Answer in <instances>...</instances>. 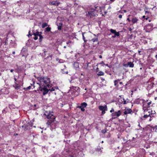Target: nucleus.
Instances as JSON below:
<instances>
[{
    "label": "nucleus",
    "instance_id": "f257e3e1",
    "mask_svg": "<svg viewBox=\"0 0 157 157\" xmlns=\"http://www.w3.org/2000/svg\"><path fill=\"white\" fill-rule=\"evenodd\" d=\"M47 118L48 119L46 124L49 126L52 129H54L56 127L57 124V122L55 121V117L52 114H48L47 116Z\"/></svg>",
    "mask_w": 157,
    "mask_h": 157
},
{
    "label": "nucleus",
    "instance_id": "f03ea898",
    "mask_svg": "<svg viewBox=\"0 0 157 157\" xmlns=\"http://www.w3.org/2000/svg\"><path fill=\"white\" fill-rule=\"evenodd\" d=\"M38 80L40 82L37 83L40 85L42 84H47V86L48 88H50L51 86L49 84L50 82L49 78L47 77H41L38 78Z\"/></svg>",
    "mask_w": 157,
    "mask_h": 157
},
{
    "label": "nucleus",
    "instance_id": "7ed1b4c3",
    "mask_svg": "<svg viewBox=\"0 0 157 157\" xmlns=\"http://www.w3.org/2000/svg\"><path fill=\"white\" fill-rule=\"evenodd\" d=\"M95 9H91L88 12L86 13V15L87 16L90 17H91L95 15L94 11H95Z\"/></svg>",
    "mask_w": 157,
    "mask_h": 157
},
{
    "label": "nucleus",
    "instance_id": "20e7f679",
    "mask_svg": "<svg viewBox=\"0 0 157 157\" xmlns=\"http://www.w3.org/2000/svg\"><path fill=\"white\" fill-rule=\"evenodd\" d=\"M50 90V88H48L47 86H44L43 88H42L40 89L41 91H43V94L44 95L47 94Z\"/></svg>",
    "mask_w": 157,
    "mask_h": 157
},
{
    "label": "nucleus",
    "instance_id": "39448f33",
    "mask_svg": "<svg viewBox=\"0 0 157 157\" xmlns=\"http://www.w3.org/2000/svg\"><path fill=\"white\" fill-rule=\"evenodd\" d=\"M121 112L120 110H118L117 112H114L112 113L113 118H115L117 117H119L121 114Z\"/></svg>",
    "mask_w": 157,
    "mask_h": 157
},
{
    "label": "nucleus",
    "instance_id": "423d86ee",
    "mask_svg": "<svg viewBox=\"0 0 157 157\" xmlns=\"http://www.w3.org/2000/svg\"><path fill=\"white\" fill-rule=\"evenodd\" d=\"M99 109L100 110L103 111V110H107V106L106 105H105L104 106H100L99 107Z\"/></svg>",
    "mask_w": 157,
    "mask_h": 157
},
{
    "label": "nucleus",
    "instance_id": "0eeeda50",
    "mask_svg": "<svg viewBox=\"0 0 157 157\" xmlns=\"http://www.w3.org/2000/svg\"><path fill=\"white\" fill-rule=\"evenodd\" d=\"M110 31L112 33L116 35H117V36H118L120 35V34L119 33L117 32L115 30L111 29L110 30Z\"/></svg>",
    "mask_w": 157,
    "mask_h": 157
},
{
    "label": "nucleus",
    "instance_id": "6e6552de",
    "mask_svg": "<svg viewBox=\"0 0 157 157\" xmlns=\"http://www.w3.org/2000/svg\"><path fill=\"white\" fill-rule=\"evenodd\" d=\"M132 111L130 109H125L124 113V114L126 115L129 113H130Z\"/></svg>",
    "mask_w": 157,
    "mask_h": 157
},
{
    "label": "nucleus",
    "instance_id": "1a4fd4ad",
    "mask_svg": "<svg viewBox=\"0 0 157 157\" xmlns=\"http://www.w3.org/2000/svg\"><path fill=\"white\" fill-rule=\"evenodd\" d=\"M22 127H24L25 129H30L32 127V126L29 124H28L27 125H24L22 126Z\"/></svg>",
    "mask_w": 157,
    "mask_h": 157
},
{
    "label": "nucleus",
    "instance_id": "9d476101",
    "mask_svg": "<svg viewBox=\"0 0 157 157\" xmlns=\"http://www.w3.org/2000/svg\"><path fill=\"white\" fill-rule=\"evenodd\" d=\"M145 105H144L143 106V110L144 111V113L147 112L148 110H149V109H148V108H149V106H148L147 107L146 106H145Z\"/></svg>",
    "mask_w": 157,
    "mask_h": 157
},
{
    "label": "nucleus",
    "instance_id": "9b49d317",
    "mask_svg": "<svg viewBox=\"0 0 157 157\" xmlns=\"http://www.w3.org/2000/svg\"><path fill=\"white\" fill-rule=\"evenodd\" d=\"M49 3H50V4L52 5H56V6H58L60 4V3L59 2H58L57 1H52V2H50Z\"/></svg>",
    "mask_w": 157,
    "mask_h": 157
},
{
    "label": "nucleus",
    "instance_id": "f8f14e48",
    "mask_svg": "<svg viewBox=\"0 0 157 157\" xmlns=\"http://www.w3.org/2000/svg\"><path fill=\"white\" fill-rule=\"evenodd\" d=\"M127 65L129 66L130 67H133L134 66V64L132 62H129L128 63ZM124 66H126L127 65H124Z\"/></svg>",
    "mask_w": 157,
    "mask_h": 157
},
{
    "label": "nucleus",
    "instance_id": "ddd939ff",
    "mask_svg": "<svg viewBox=\"0 0 157 157\" xmlns=\"http://www.w3.org/2000/svg\"><path fill=\"white\" fill-rule=\"evenodd\" d=\"M138 19L136 17H135L133 18L132 19V21L133 24H134L137 22Z\"/></svg>",
    "mask_w": 157,
    "mask_h": 157
},
{
    "label": "nucleus",
    "instance_id": "4468645a",
    "mask_svg": "<svg viewBox=\"0 0 157 157\" xmlns=\"http://www.w3.org/2000/svg\"><path fill=\"white\" fill-rule=\"evenodd\" d=\"M13 87L16 89H19L20 88V86L19 85L15 82V84L13 85Z\"/></svg>",
    "mask_w": 157,
    "mask_h": 157
},
{
    "label": "nucleus",
    "instance_id": "2eb2a0df",
    "mask_svg": "<svg viewBox=\"0 0 157 157\" xmlns=\"http://www.w3.org/2000/svg\"><path fill=\"white\" fill-rule=\"evenodd\" d=\"M81 105L82 107H83V108L86 107L87 105V104L86 102H83L81 103Z\"/></svg>",
    "mask_w": 157,
    "mask_h": 157
},
{
    "label": "nucleus",
    "instance_id": "dca6fc26",
    "mask_svg": "<svg viewBox=\"0 0 157 157\" xmlns=\"http://www.w3.org/2000/svg\"><path fill=\"white\" fill-rule=\"evenodd\" d=\"M144 118H146L150 116V114L149 113L147 114V112L144 113Z\"/></svg>",
    "mask_w": 157,
    "mask_h": 157
},
{
    "label": "nucleus",
    "instance_id": "f3484780",
    "mask_svg": "<svg viewBox=\"0 0 157 157\" xmlns=\"http://www.w3.org/2000/svg\"><path fill=\"white\" fill-rule=\"evenodd\" d=\"M104 74V73L101 71L99 72L97 74L99 76L103 75Z\"/></svg>",
    "mask_w": 157,
    "mask_h": 157
},
{
    "label": "nucleus",
    "instance_id": "a211bd4d",
    "mask_svg": "<svg viewBox=\"0 0 157 157\" xmlns=\"http://www.w3.org/2000/svg\"><path fill=\"white\" fill-rule=\"evenodd\" d=\"M78 108L80 109L82 111H85V109L83 107H82L81 105L78 106Z\"/></svg>",
    "mask_w": 157,
    "mask_h": 157
},
{
    "label": "nucleus",
    "instance_id": "6ab92c4d",
    "mask_svg": "<svg viewBox=\"0 0 157 157\" xmlns=\"http://www.w3.org/2000/svg\"><path fill=\"white\" fill-rule=\"evenodd\" d=\"M120 80L119 79L117 80H115L114 81V85L115 86H117V84H118V81H120Z\"/></svg>",
    "mask_w": 157,
    "mask_h": 157
},
{
    "label": "nucleus",
    "instance_id": "aec40b11",
    "mask_svg": "<svg viewBox=\"0 0 157 157\" xmlns=\"http://www.w3.org/2000/svg\"><path fill=\"white\" fill-rule=\"evenodd\" d=\"M152 111L151 110H150V109L148 110V111L147 112V114L149 113L150 114L149 116H151V114L152 113L154 114V113H152Z\"/></svg>",
    "mask_w": 157,
    "mask_h": 157
},
{
    "label": "nucleus",
    "instance_id": "412c9836",
    "mask_svg": "<svg viewBox=\"0 0 157 157\" xmlns=\"http://www.w3.org/2000/svg\"><path fill=\"white\" fill-rule=\"evenodd\" d=\"M91 41H93L94 42H97V44H98V39L97 38L93 39H92Z\"/></svg>",
    "mask_w": 157,
    "mask_h": 157
},
{
    "label": "nucleus",
    "instance_id": "4be33fe9",
    "mask_svg": "<svg viewBox=\"0 0 157 157\" xmlns=\"http://www.w3.org/2000/svg\"><path fill=\"white\" fill-rule=\"evenodd\" d=\"M85 33H82V38L84 40V42H86L87 41V40H86L85 39V38L84 36V34H85Z\"/></svg>",
    "mask_w": 157,
    "mask_h": 157
},
{
    "label": "nucleus",
    "instance_id": "5701e85b",
    "mask_svg": "<svg viewBox=\"0 0 157 157\" xmlns=\"http://www.w3.org/2000/svg\"><path fill=\"white\" fill-rule=\"evenodd\" d=\"M48 25V24L46 23H43L42 25V28H44V27H46Z\"/></svg>",
    "mask_w": 157,
    "mask_h": 157
},
{
    "label": "nucleus",
    "instance_id": "b1692460",
    "mask_svg": "<svg viewBox=\"0 0 157 157\" xmlns=\"http://www.w3.org/2000/svg\"><path fill=\"white\" fill-rule=\"evenodd\" d=\"M33 35L34 36H39L40 35V33L37 32L36 33H33Z\"/></svg>",
    "mask_w": 157,
    "mask_h": 157
},
{
    "label": "nucleus",
    "instance_id": "393cba45",
    "mask_svg": "<svg viewBox=\"0 0 157 157\" xmlns=\"http://www.w3.org/2000/svg\"><path fill=\"white\" fill-rule=\"evenodd\" d=\"M51 29V28L49 27H48L46 28V30L47 32H49L50 31Z\"/></svg>",
    "mask_w": 157,
    "mask_h": 157
},
{
    "label": "nucleus",
    "instance_id": "a878e982",
    "mask_svg": "<svg viewBox=\"0 0 157 157\" xmlns=\"http://www.w3.org/2000/svg\"><path fill=\"white\" fill-rule=\"evenodd\" d=\"M37 36H35V37H34V39L35 40H36L37 39H38V37H37Z\"/></svg>",
    "mask_w": 157,
    "mask_h": 157
},
{
    "label": "nucleus",
    "instance_id": "bb28decb",
    "mask_svg": "<svg viewBox=\"0 0 157 157\" xmlns=\"http://www.w3.org/2000/svg\"><path fill=\"white\" fill-rule=\"evenodd\" d=\"M39 36L40 37V40H41V39L42 38H43V37H42V36L40 34Z\"/></svg>",
    "mask_w": 157,
    "mask_h": 157
},
{
    "label": "nucleus",
    "instance_id": "cd10ccee",
    "mask_svg": "<svg viewBox=\"0 0 157 157\" xmlns=\"http://www.w3.org/2000/svg\"><path fill=\"white\" fill-rule=\"evenodd\" d=\"M50 90L51 91H54L55 90V89L53 87H52L51 89H50Z\"/></svg>",
    "mask_w": 157,
    "mask_h": 157
},
{
    "label": "nucleus",
    "instance_id": "c85d7f7f",
    "mask_svg": "<svg viewBox=\"0 0 157 157\" xmlns=\"http://www.w3.org/2000/svg\"><path fill=\"white\" fill-rule=\"evenodd\" d=\"M105 110L102 111L101 113H102V114H104L105 113Z\"/></svg>",
    "mask_w": 157,
    "mask_h": 157
},
{
    "label": "nucleus",
    "instance_id": "c756f323",
    "mask_svg": "<svg viewBox=\"0 0 157 157\" xmlns=\"http://www.w3.org/2000/svg\"><path fill=\"white\" fill-rule=\"evenodd\" d=\"M114 110L113 108H112L110 110V112L112 113L113 112H114Z\"/></svg>",
    "mask_w": 157,
    "mask_h": 157
},
{
    "label": "nucleus",
    "instance_id": "7c9ffc66",
    "mask_svg": "<svg viewBox=\"0 0 157 157\" xmlns=\"http://www.w3.org/2000/svg\"><path fill=\"white\" fill-rule=\"evenodd\" d=\"M119 17L120 19L122 17V15H119Z\"/></svg>",
    "mask_w": 157,
    "mask_h": 157
},
{
    "label": "nucleus",
    "instance_id": "2f4dec72",
    "mask_svg": "<svg viewBox=\"0 0 157 157\" xmlns=\"http://www.w3.org/2000/svg\"><path fill=\"white\" fill-rule=\"evenodd\" d=\"M151 101L150 102H149L148 103L147 105H148V106H149V105L151 104Z\"/></svg>",
    "mask_w": 157,
    "mask_h": 157
},
{
    "label": "nucleus",
    "instance_id": "473e14b6",
    "mask_svg": "<svg viewBox=\"0 0 157 157\" xmlns=\"http://www.w3.org/2000/svg\"><path fill=\"white\" fill-rule=\"evenodd\" d=\"M106 132V131L105 130H102V132L103 133H104Z\"/></svg>",
    "mask_w": 157,
    "mask_h": 157
},
{
    "label": "nucleus",
    "instance_id": "72a5a7b5",
    "mask_svg": "<svg viewBox=\"0 0 157 157\" xmlns=\"http://www.w3.org/2000/svg\"><path fill=\"white\" fill-rule=\"evenodd\" d=\"M98 151H100V152H102V150L100 149H98Z\"/></svg>",
    "mask_w": 157,
    "mask_h": 157
},
{
    "label": "nucleus",
    "instance_id": "f704fd0d",
    "mask_svg": "<svg viewBox=\"0 0 157 157\" xmlns=\"http://www.w3.org/2000/svg\"><path fill=\"white\" fill-rule=\"evenodd\" d=\"M144 11H148V9L146 7L144 9Z\"/></svg>",
    "mask_w": 157,
    "mask_h": 157
},
{
    "label": "nucleus",
    "instance_id": "c9c22d12",
    "mask_svg": "<svg viewBox=\"0 0 157 157\" xmlns=\"http://www.w3.org/2000/svg\"><path fill=\"white\" fill-rule=\"evenodd\" d=\"M74 64L75 65H76L77 66H78V64L77 63H74Z\"/></svg>",
    "mask_w": 157,
    "mask_h": 157
},
{
    "label": "nucleus",
    "instance_id": "e433bc0d",
    "mask_svg": "<svg viewBox=\"0 0 157 157\" xmlns=\"http://www.w3.org/2000/svg\"><path fill=\"white\" fill-rule=\"evenodd\" d=\"M31 88V86H29L27 87V89H29Z\"/></svg>",
    "mask_w": 157,
    "mask_h": 157
},
{
    "label": "nucleus",
    "instance_id": "4c0bfd02",
    "mask_svg": "<svg viewBox=\"0 0 157 157\" xmlns=\"http://www.w3.org/2000/svg\"><path fill=\"white\" fill-rule=\"evenodd\" d=\"M58 30H61V26H59L58 27Z\"/></svg>",
    "mask_w": 157,
    "mask_h": 157
},
{
    "label": "nucleus",
    "instance_id": "58836bf2",
    "mask_svg": "<svg viewBox=\"0 0 157 157\" xmlns=\"http://www.w3.org/2000/svg\"><path fill=\"white\" fill-rule=\"evenodd\" d=\"M30 31H29V35H28V36L29 37V36H31V35L30 34Z\"/></svg>",
    "mask_w": 157,
    "mask_h": 157
},
{
    "label": "nucleus",
    "instance_id": "ea45409f",
    "mask_svg": "<svg viewBox=\"0 0 157 157\" xmlns=\"http://www.w3.org/2000/svg\"><path fill=\"white\" fill-rule=\"evenodd\" d=\"M149 12V11H145V13H148Z\"/></svg>",
    "mask_w": 157,
    "mask_h": 157
},
{
    "label": "nucleus",
    "instance_id": "a19ab883",
    "mask_svg": "<svg viewBox=\"0 0 157 157\" xmlns=\"http://www.w3.org/2000/svg\"><path fill=\"white\" fill-rule=\"evenodd\" d=\"M13 69H11V70H10V72H13Z\"/></svg>",
    "mask_w": 157,
    "mask_h": 157
},
{
    "label": "nucleus",
    "instance_id": "79ce46f5",
    "mask_svg": "<svg viewBox=\"0 0 157 157\" xmlns=\"http://www.w3.org/2000/svg\"><path fill=\"white\" fill-rule=\"evenodd\" d=\"M127 20L129 22H130V19L129 18H128L127 19Z\"/></svg>",
    "mask_w": 157,
    "mask_h": 157
},
{
    "label": "nucleus",
    "instance_id": "37998d69",
    "mask_svg": "<svg viewBox=\"0 0 157 157\" xmlns=\"http://www.w3.org/2000/svg\"><path fill=\"white\" fill-rule=\"evenodd\" d=\"M116 36H117V35H115L114 36H113L112 37L113 38H115Z\"/></svg>",
    "mask_w": 157,
    "mask_h": 157
},
{
    "label": "nucleus",
    "instance_id": "c03bdc74",
    "mask_svg": "<svg viewBox=\"0 0 157 157\" xmlns=\"http://www.w3.org/2000/svg\"><path fill=\"white\" fill-rule=\"evenodd\" d=\"M14 80H15V82L17 81V79H16V78H14Z\"/></svg>",
    "mask_w": 157,
    "mask_h": 157
},
{
    "label": "nucleus",
    "instance_id": "a18cd8bd",
    "mask_svg": "<svg viewBox=\"0 0 157 157\" xmlns=\"http://www.w3.org/2000/svg\"><path fill=\"white\" fill-rule=\"evenodd\" d=\"M102 56H101V55H100V56H99V58H102Z\"/></svg>",
    "mask_w": 157,
    "mask_h": 157
},
{
    "label": "nucleus",
    "instance_id": "49530a36",
    "mask_svg": "<svg viewBox=\"0 0 157 157\" xmlns=\"http://www.w3.org/2000/svg\"><path fill=\"white\" fill-rule=\"evenodd\" d=\"M110 1H111L112 2H113L114 1V0H110Z\"/></svg>",
    "mask_w": 157,
    "mask_h": 157
},
{
    "label": "nucleus",
    "instance_id": "de8ad7c7",
    "mask_svg": "<svg viewBox=\"0 0 157 157\" xmlns=\"http://www.w3.org/2000/svg\"><path fill=\"white\" fill-rule=\"evenodd\" d=\"M120 84L121 85H122V82H120Z\"/></svg>",
    "mask_w": 157,
    "mask_h": 157
},
{
    "label": "nucleus",
    "instance_id": "09e8293b",
    "mask_svg": "<svg viewBox=\"0 0 157 157\" xmlns=\"http://www.w3.org/2000/svg\"><path fill=\"white\" fill-rule=\"evenodd\" d=\"M12 53L13 54H15V52H13Z\"/></svg>",
    "mask_w": 157,
    "mask_h": 157
},
{
    "label": "nucleus",
    "instance_id": "8fccbe9b",
    "mask_svg": "<svg viewBox=\"0 0 157 157\" xmlns=\"http://www.w3.org/2000/svg\"><path fill=\"white\" fill-rule=\"evenodd\" d=\"M145 17V16H143V18H144Z\"/></svg>",
    "mask_w": 157,
    "mask_h": 157
},
{
    "label": "nucleus",
    "instance_id": "3c124183",
    "mask_svg": "<svg viewBox=\"0 0 157 157\" xmlns=\"http://www.w3.org/2000/svg\"><path fill=\"white\" fill-rule=\"evenodd\" d=\"M155 57L156 59H157V54L155 56Z\"/></svg>",
    "mask_w": 157,
    "mask_h": 157
},
{
    "label": "nucleus",
    "instance_id": "603ef678",
    "mask_svg": "<svg viewBox=\"0 0 157 157\" xmlns=\"http://www.w3.org/2000/svg\"><path fill=\"white\" fill-rule=\"evenodd\" d=\"M69 43H71V42H70H70H69V41H68V42L67 43V44H69Z\"/></svg>",
    "mask_w": 157,
    "mask_h": 157
},
{
    "label": "nucleus",
    "instance_id": "864d4df0",
    "mask_svg": "<svg viewBox=\"0 0 157 157\" xmlns=\"http://www.w3.org/2000/svg\"><path fill=\"white\" fill-rule=\"evenodd\" d=\"M124 12H125V13L126 12V10H124Z\"/></svg>",
    "mask_w": 157,
    "mask_h": 157
},
{
    "label": "nucleus",
    "instance_id": "5fc2aeb1",
    "mask_svg": "<svg viewBox=\"0 0 157 157\" xmlns=\"http://www.w3.org/2000/svg\"><path fill=\"white\" fill-rule=\"evenodd\" d=\"M64 48H66V46H64Z\"/></svg>",
    "mask_w": 157,
    "mask_h": 157
},
{
    "label": "nucleus",
    "instance_id": "6e6d98bb",
    "mask_svg": "<svg viewBox=\"0 0 157 157\" xmlns=\"http://www.w3.org/2000/svg\"><path fill=\"white\" fill-rule=\"evenodd\" d=\"M106 65L108 66V64H106Z\"/></svg>",
    "mask_w": 157,
    "mask_h": 157
},
{
    "label": "nucleus",
    "instance_id": "4d7b16f0",
    "mask_svg": "<svg viewBox=\"0 0 157 157\" xmlns=\"http://www.w3.org/2000/svg\"><path fill=\"white\" fill-rule=\"evenodd\" d=\"M56 89H58V88L57 87H56Z\"/></svg>",
    "mask_w": 157,
    "mask_h": 157
},
{
    "label": "nucleus",
    "instance_id": "13d9d810",
    "mask_svg": "<svg viewBox=\"0 0 157 157\" xmlns=\"http://www.w3.org/2000/svg\"><path fill=\"white\" fill-rule=\"evenodd\" d=\"M102 143H103V141H102V142H101Z\"/></svg>",
    "mask_w": 157,
    "mask_h": 157
}]
</instances>
